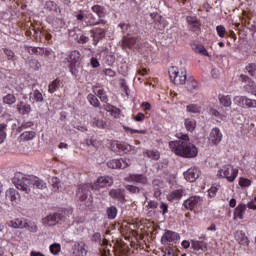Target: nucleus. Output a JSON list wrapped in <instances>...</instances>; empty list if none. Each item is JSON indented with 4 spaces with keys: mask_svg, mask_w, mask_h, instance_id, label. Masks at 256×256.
I'll list each match as a JSON object with an SVG mask.
<instances>
[{
    "mask_svg": "<svg viewBox=\"0 0 256 256\" xmlns=\"http://www.w3.org/2000/svg\"><path fill=\"white\" fill-rule=\"evenodd\" d=\"M170 149L173 153L180 157H186L187 159H193L197 157L199 150L196 146L189 141V135L181 134L179 140L170 142Z\"/></svg>",
    "mask_w": 256,
    "mask_h": 256,
    "instance_id": "obj_1",
    "label": "nucleus"
},
{
    "mask_svg": "<svg viewBox=\"0 0 256 256\" xmlns=\"http://www.w3.org/2000/svg\"><path fill=\"white\" fill-rule=\"evenodd\" d=\"M12 183L15 185L16 189L23 191L27 195L31 193V187L36 189H47V183L37 176H27L24 177L23 174H16L12 178Z\"/></svg>",
    "mask_w": 256,
    "mask_h": 256,
    "instance_id": "obj_2",
    "label": "nucleus"
},
{
    "mask_svg": "<svg viewBox=\"0 0 256 256\" xmlns=\"http://www.w3.org/2000/svg\"><path fill=\"white\" fill-rule=\"evenodd\" d=\"M73 213L72 210H65L62 212H57L54 214H50L49 216H46L43 218L42 223L43 225H47L48 227H53L57 225V223H61L62 221H65L69 215Z\"/></svg>",
    "mask_w": 256,
    "mask_h": 256,
    "instance_id": "obj_3",
    "label": "nucleus"
},
{
    "mask_svg": "<svg viewBox=\"0 0 256 256\" xmlns=\"http://www.w3.org/2000/svg\"><path fill=\"white\" fill-rule=\"evenodd\" d=\"M168 73L171 81H173L175 85H185L187 82V70L185 69L179 71V68L172 66L168 70Z\"/></svg>",
    "mask_w": 256,
    "mask_h": 256,
    "instance_id": "obj_4",
    "label": "nucleus"
},
{
    "mask_svg": "<svg viewBox=\"0 0 256 256\" xmlns=\"http://www.w3.org/2000/svg\"><path fill=\"white\" fill-rule=\"evenodd\" d=\"M217 175L221 179H227L229 183H233V181H235L239 175V170L234 168L232 165H225L218 171Z\"/></svg>",
    "mask_w": 256,
    "mask_h": 256,
    "instance_id": "obj_5",
    "label": "nucleus"
},
{
    "mask_svg": "<svg viewBox=\"0 0 256 256\" xmlns=\"http://www.w3.org/2000/svg\"><path fill=\"white\" fill-rule=\"evenodd\" d=\"M234 103L235 105H238V107H243L245 109H256V100L246 96L234 97Z\"/></svg>",
    "mask_w": 256,
    "mask_h": 256,
    "instance_id": "obj_6",
    "label": "nucleus"
},
{
    "mask_svg": "<svg viewBox=\"0 0 256 256\" xmlns=\"http://www.w3.org/2000/svg\"><path fill=\"white\" fill-rule=\"evenodd\" d=\"M109 169H127L131 167V160L129 158L113 159L107 162Z\"/></svg>",
    "mask_w": 256,
    "mask_h": 256,
    "instance_id": "obj_7",
    "label": "nucleus"
},
{
    "mask_svg": "<svg viewBox=\"0 0 256 256\" xmlns=\"http://www.w3.org/2000/svg\"><path fill=\"white\" fill-rule=\"evenodd\" d=\"M180 236L177 232L168 230L161 237L162 245H173L179 242Z\"/></svg>",
    "mask_w": 256,
    "mask_h": 256,
    "instance_id": "obj_8",
    "label": "nucleus"
},
{
    "mask_svg": "<svg viewBox=\"0 0 256 256\" xmlns=\"http://www.w3.org/2000/svg\"><path fill=\"white\" fill-rule=\"evenodd\" d=\"M203 203V198L201 196H191L187 200L183 202V206L188 211H193V209H197Z\"/></svg>",
    "mask_w": 256,
    "mask_h": 256,
    "instance_id": "obj_9",
    "label": "nucleus"
},
{
    "mask_svg": "<svg viewBox=\"0 0 256 256\" xmlns=\"http://www.w3.org/2000/svg\"><path fill=\"white\" fill-rule=\"evenodd\" d=\"M201 175V171L197 167H191L186 172H184V179L189 181V183H195L199 176Z\"/></svg>",
    "mask_w": 256,
    "mask_h": 256,
    "instance_id": "obj_10",
    "label": "nucleus"
},
{
    "mask_svg": "<svg viewBox=\"0 0 256 256\" xmlns=\"http://www.w3.org/2000/svg\"><path fill=\"white\" fill-rule=\"evenodd\" d=\"M73 256H87V245L85 242H75L72 247Z\"/></svg>",
    "mask_w": 256,
    "mask_h": 256,
    "instance_id": "obj_11",
    "label": "nucleus"
},
{
    "mask_svg": "<svg viewBox=\"0 0 256 256\" xmlns=\"http://www.w3.org/2000/svg\"><path fill=\"white\" fill-rule=\"evenodd\" d=\"M115 183V179L111 176H101L97 179L95 187L98 189H103V187H111Z\"/></svg>",
    "mask_w": 256,
    "mask_h": 256,
    "instance_id": "obj_12",
    "label": "nucleus"
},
{
    "mask_svg": "<svg viewBox=\"0 0 256 256\" xmlns=\"http://www.w3.org/2000/svg\"><path fill=\"white\" fill-rule=\"evenodd\" d=\"M137 43H139V38L128 34V36H124L122 39L121 47L124 49H133Z\"/></svg>",
    "mask_w": 256,
    "mask_h": 256,
    "instance_id": "obj_13",
    "label": "nucleus"
},
{
    "mask_svg": "<svg viewBox=\"0 0 256 256\" xmlns=\"http://www.w3.org/2000/svg\"><path fill=\"white\" fill-rule=\"evenodd\" d=\"M93 93L99 97L100 101L102 103H106V105H109V96H107V92L101 87L99 84H96L93 86Z\"/></svg>",
    "mask_w": 256,
    "mask_h": 256,
    "instance_id": "obj_14",
    "label": "nucleus"
},
{
    "mask_svg": "<svg viewBox=\"0 0 256 256\" xmlns=\"http://www.w3.org/2000/svg\"><path fill=\"white\" fill-rule=\"evenodd\" d=\"M209 141L213 145H219V143L223 141V133H221V130H219V128H213L211 130Z\"/></svg>",
    "mask_w": 256,
    "mask_h": 256,
    "instance_id": "obj_15",
    "label": "nucleus"
},
{
    "mask_svg": "<svg viewBox=\"0 0 256 256\" xmlns=\"http://www.w3.org/2000/svg\"><path fill=\"white\" fill-rule=\"evenodd\" d=\"M126 181L129 183H140V185H147V176L143 174H129Z\"/></svg>",
    "mask_w": 256,
    "mask_h": 256,
    "instance_id": "obj_16",
    "label": "nucleus"
},
{
    "mask_svg": "<svg viewBox=\"0 0 256 256\" xmlns=\"http://www.w3.org/2000/svg\"><path fill=\"white\" fill-rule=\"evenodd\" d=\"M69 59H70V65H72L70 67V71L72 75H77V70L73 69V65H77V63L81 61V53H79V51L77 50H74L70 53Z\"/></svg>",
    "mask_w": 256,
    "mask_h": 256,
    "instance_id": "obj_17",
    "label": "nucleus"
},
{
    "mask_svg": "<svg viewBox=\"0 0 256 256\" xmlns=\"http://www.w3.org/2000/svg\"><path fill=\"white\" fill-rule=\"evenodd\" d=\"M109 197L123 203L125 201V189L116 188L109 191Z\"/></svg>",
    "mask_w": 256,
    "mask_h": 256,
    "instance_id": "obj_18",
    "label": "nucleus"
},
{
    "mask_svg": "<svg viewBox=\"0 0 256 256\" xmlns=\"http://www.w3.org/2000/svg\"><path fill=\"white\" fill-rule=\"evenodd\" d=\"M16 109L20 115H29V113L33 111L31 105L24 101H19L16 105Z\"/></svg>",
    "mask_w": 256,
    "mask_h": 256,
    "instance_id": "obj_19",
    "label": "nucleus"
},
{
    "mask_svg": "<svg viewBox=\"0 0 256 256\" xmlns=\"http://www.w3.org/2000/svg\"><path fill=\"white\" fill-rule=\"evenodd\" d=\"M76 197L80 201H85L87 197H89V186L82 184L78 187V190L76 192Z\"/></svg>",
    "mask_w": 256,
    "mask_h": 256,
    "instance_id": "obj_20",
    "label": "nucleus"
},
{
    "mask_svg": "<svg viewBox=\"0 0 256 256\" xmlns=\"http://www.w3.org/2000/svg\"><path fill=\"white\" fill-rule=\"evenodd\" d=\"M90 123L92 127H97L98 129H105L107 127V122L103 121L102 119H99L95 113H92L90 115Z\"/></svg>",
    "mask_w": 256,
    "mask_h": 256,
    "instance_id": "obj_21",
    "label": "nucleus"
},
{
    "mask_svg": "<svg viewBox=\"0 0 256 256\" xmlns=\"http://www.w3.org/2000/svg\"><path fill=\"white\" fill-rule=\"evenodd\" d=\"M187 22L191 31H199V29L201 28V22L195 16H188Z\"/></svg>",
    "mask_w": 256,
    "mask_h": 256,
    "instance_id": "obj_22",
    "label": "nucleus"
},
{
    "mask_svg": "<svg viewBox=\"0 0 256 256\" xmlns=\"http://www.w3.org/2000/svg\"><path fill=\"white\" fill-rule=\"evenodd\" d=\"M90 33L94 39V44L97 45L99 40L105 37V28H95L94 30H91Z\"/></svg>",
    "mask_w": 256,
    "mask_h": 256,
    "instance_id": "obj_23",
    "label": "nucleus"
},
{
    "mask_svg": "<svg viewBox=\"0 0 256 256\" xmlns=\"http://www.w3.org/2000/svg\"><path fill=\"white\" fill-rule=\"evenodd\" d=\"M27 219L25 218H17L15 220H11L8 222V226L13 229H25V223Z\"/></svg>",
    "mask_w": 256,
    "mask_h": 256,
    "instance_id": "obj_24",
    "label": "nucleus"
},
{
    "mask_svg": "<svg viewBox=\"0 0 256 256\" xmlns=\"http://www.w3.org/2000/svg\"><path fill=\"white\" fill-rule=\"evenodd\" d=\"M103 109L110 113L115 119H118L119 115H121V110L111 104H104Z\"/></svg>",
    "mask_w": 256,
    "mask_h": 256,
    "instance_id": "obj_25",
    "label": "nucleus"
},
{
    "mask_svg": "<svg viewBox=\"0 0 256 256\" xmlns=\"http://www.w3.org/2000/svg\"><path fill=\"white\" fill-rule=\"evenodd\" d=\"M247 211V205L245 204H239L235 210H234V219H244L243 215H245V212Z\"/></svg>",
    "mask_w": 256,
    "mask_h": 256,
    "instance_id": "obj_26",
    "label": "nucleus"
},
{
    "mask_svg": "<svg viewBox=\"0 0 256 256\" xmlns=\"http://www.w3.org/2000/svg\"><path fill=\"white\" fill-rule=\"evenodd\" d=\"M191 247L194 251H207V243L201 240H191Z\"/></svg>",
    "mask_w": 256,
    "mask_h": 256,
    "instance_id": "obj_27",
    "label": "nucleus"
},
{
    "mask_svg": "<svg viewBox=\"0 0 256 256\" xmlns=\"http://www.w3.org/2000/svg\"><path fill=\"white\" fill-rule=\"evenodd\" d=\"M235 239L240 245H249V238L245 235V232L238 230L235 233Z\"/></svg>",
    "mask_w": 256,
    "mask_h": 256,
    "instance_id": "obj_28",
    "label": "nucleus"
},
{
    "mask_svg": "<svg viewBox=\"0 0 256 256\" xmlns=\"http://www.w3.org/2000/svg\"><path fill=\"white\" fill-rule=\"evenodd\" d=\"M30 101H33L32 103H43L44 98L43 94L39 90H34L29 95Z\"/></svg>",
    "mask_w": 256,
    "mask_h": 256,
    "instance_id": "obj_29",
    "label": "nucleus"
},
{
    "mask_svg": "<svg viewBox=\"0 0 256 256\" xmlns=\"http://www.w3.org/2000/svg\"><path fill=\"white\" fill-rule=\"evenodd\" d=\"M163 187V181L154 180L153 181V191L155 199H159L161 197V188Z\"/></svg>",
    "mask_w": 256,
    "mask_h": 256,
    "instance_id": "obj_30",
    "label": "nucleus"
},
{
    "mask_svg": "<svg viewBox=\"0 0 256 256\" xmlns=\"http://www.w3.org/2000/svg\"><path fill=\"white\" fill-rule=\"evenodd\" d=\"M191 48L195 53H199L200 55H205L206 57L209 56V52H207V49H205V46L199 44V43H192Z\"/></svg>",
    "mask_w": 256,
    "mask_h": 256,
    "instance_id": "obj_31",
    "label": "nucleus"
},
{
    "mask_svg": "<svg viewBox=\"0 0 256 256\" xmlns=\"http://www.w3.org/2000/svg\"><path fill=\"white\" fill-rule=\"evenodd\" d=\"M187 90L190 91V93H195V91H199V83L195 79L189 78L187 80Z\"/></svg>",
    "mask_w": 256,
    "mask_h": 256,
    "instance_id": "obj_32",
    "label": "nucleus"
},
{
    "mask_svg": "<svg viewBox=\"0 0 256 256\" xmlns=\"http://www.w3.org/2000/svg\"><path fill=\"white\" fill-rule=\"evenodd\" d=\"M24 229H27L30 233H37V231H39V226L33 221L26 220Z\"/></svg>",
    "mask_w": 256,
    "mask_h": 256,
    "instance_id": "obj_33",
    "label": "nucleus"
},
{
    "mask_svg": "<svg viewBox=\"0 0 256 256\" xmlns=\"http://www.w3.org/2000/svg\"><path fill=\"white\" fill-rule=\"evenodd\" d=\"M35 131H25L19 136V141H32L35 139Z\"/></svg>",
    "mask_w": 256,
    "mask_h": 256,
    "instance_id": "obj_34",
    "label": "nucleus"
},
{
    "mask_svg": "<svg viewBox=\"0 0 256 256\" xmlns=\"http://www.w3.org/2000/svg\"><path fill=\"white\" fill-rule=\"evenodd\" d=\"M181 197H183V190L178 189V190L172 191V192L167 196V199H168V201H175V200L181 199Z\"/></svg>",
    "mask_w": 256,
    "mask_h": 256,
    "instance_id": "obj_35",
    "label": "nucleus"
},
{
    "mask_svg": "<svg viewBox=\"0 0 256 256\" xmlns=\"http://www.w3.org/2000/svg\"><path fill=\"white\" fill-rule=\"evenodd\" d=\"M87 99L93 107H97L98 109H103V106H101V102H99V99H97V96L93 94H89L87 96Z\"/></svg>",
    "mask_w": 256,
    "mask_h": 256,
    "instance_id": "obj_36",
    "label": "nucleus"
},
{
    "mask_svg": "<svg viewBox=\"0 0 256 256\" xmlns=\"http://www.w3.org/2000/svg\"><path fill=\"white\" fill-rule=\"evenodd\" d=\"M184 125L187 131H194L197 127V121H195L193 118H187L184 120Z\"/></svg>",
    "mask_w": 256,
    "mask_h": 256,
    "instance_id": "obj_37",
    "label": "nucleus"
},
{
    "mask_svg": "<svg viewBox=\"0 0 256 256\" xmlns=\"http://www.w3.org/2000/svg\"><path fill=\"white\" fill-rule=\"evenodd\" d=\"M6 199L11 201V203L17 201V190L10 188L6 191Z\"/></svg>",
    "mask_w": 256,
    "mask_h": 256,
    "instance_id": "obj_38",
    "label": "nucleus"
},
{
    "mask_svg": "<svg viewBox=\"0 0 256 256\" xmlns=\"http://www.w3.org/2000/svg\"><path fill=\"white\" fill-rule=\"evenodd\" d=\"M92 11H93V13H96V15H98V17H104L106 15L105 7H103L101 5H94L92 7Z\"/></svg>",
    "mask_w": 256,
    "mask_h": 256,
    "instance_id": "obj_39",
    "label": "nucleus"
},
{
    "mask_svg": "<svg viewBox=\"0 0 256 256\" xmlns=\"http://www.w3.org/2000/svg\"><path fill=\"white\" fill-rule=\"evenodd\" d=\"M144 155H146V157H148L149 159H154V161H158L160 157L159 151L155 150H147L146 152H144Z\"/></svg>",
    "mask_w": 256,
    "mask_h": 256,
    "instance_id": "obj_40",
    "label": "nucleus"
},
{
    "mask_svg": "<svg viewBox=\"0 0 256 256\" xmlns=\"http://www.w3.org/2000/svg\"><path fill=\"white\" fill-rule=\"evenodd\" d=\"M17 102V98L13 94H7L3 98V103L6 105H14Z\"/></svg>",
    "mask_w": 256,
    "mask_h": 256,
    "instance_id": "obj_41",
    "label": "nucleus"
},
{
    "mask_svg": "<svg viewBox=\"0 0 256 256\" xmlns=\"http://www.w3.org/2000/svg\"><path fill=\"white\" fill-rule=\"evenodd\" d=\"M59 83H60L59 79H55L54 81H52L48 86L49 93H55V91H57V89H59L60 87Z\"/></svg>",
    "mask_w": 256,
    "mask_h": 256,
    "instance_id": "obj_42",
    "label": "nucleus"
},
{
    "mask_svg": "<svg viewBox=\"0 0 256 256\" xmlns=\"http://www.w3.org/2000/svg\"><path fill=\"white\" fill-rule=\"evenodd\" d=\"M45 9H47L48 11H51L53 13H57V9H58V6H57V3L53 2V1H47L45 3Z\"/></svg>",
    "mask_w": 256,
    "mask_h": 256,
    "instance_id": "obj_43",
    "label": "nucleus"
},
{
    "mask_svg": "<svg viewBox=\"0 0 256 256\" xmlns=\"http://www.w3.org/2000/svg\"><path fill=\"white\" fill-rule=\"evenodd\" d=\"M106 213L108 219H115V217H117V207L110 206L109 208H107Z\"/></svg>",
    "mask_w": 256,
    "mask_h": 256,
    "instance_id": "obj_44",
    "label": "nucleus"
},
{
    "mask_svg": "<svg viewBox=\"0 0 256 256\" xmlns=\"http://www.w3.org/2000/svg\"><path fill=\"white\" fill-rule=\"evenodd\" d=\"M219 100L221 105H223L224 107H231V96H220Z\"/></svg>",
    "mask_w": 256,
    "mask_h": 256,
    "instance_id": "obj_45",
    "label": "nucleus"
},
{
    "mask_svg": "<svg viewBox=\"0 0 256 256\" xmlns=\"http://www.w3.org/2000/svg\"><path fill=\"white\" fill-rule=\"evenodd\" d=\"M188 113H201V106L197 104H190L186 108Z\"/></svg>",
    "mask_w": 256,
    "mask_h": 256,
    "instance_id": "obj_46",
    "label": "nucleus"
},
{
    "mask_svg": "<svg viewBox=\"0 0 256 256\" xmlns=\"http://www.w3.org/2000/svg\"><path fill=\"white\" fill-rule=\"evenodd\" d=\"M34 123L33 121H24L18 128V133H21L24 129H29L30 127H33Z\"/></svg>",
    "mask_w": 256,
    "mask_h": 256,
    "instance_id": "obj_47",
    "label": "nucleus"
},
{
    "mask_svg": "<svg viewBox=\"0 0 256 256\" xmlns=\"http://www.w3.org/2000/svg\"><path fill=\"white\" fill-rule=\"evenodd\" d=\"M117 149H119V151H122L123 153H129V151H131L132 146L129 144H121V143H117L116 144Z\"/></svg>",
    "mask_w": 256,
    "mask_h": 256,
    "instance_id": "obj_48",
    "label": "nucleus"
},
{
    "mask_svg": "<svg viewBox=\"0 0 256 256\" xmlns=\"http://www.w3.org/2000/svg\"><path fill=\"white\" fill-rule=\"evenodd\" d=\"M29 66L31 67V69H34V71H39L41 69V63L39 62V60L36 59H31L29 61Z\"/></svg>",
    "mask_w": 256,
    "mask_h": 256,
    "instance_id": "obj_49",
    "label": "nucleus"
},
{
    "mask_svg": "<svg viewBox=\"0 0 256 256\" xmlns=\"http://www.w3.org/2000/svg\"><path fill=\"white\" fill-rule=\"evenodd\" d=\"M50 252L53 254V255H59V253L61 252V245L55 243V244H52L50 246Z\"/></svg>",
    "mask_w": 256,
    "mask_h": 256,
    "instance_id": "obj_50",
    "label": "nucleus"
},
{
    "mask_svg": "<svg viewBox=\"0 0 256 256\" xmlns=\"http://www.w3.org/2000/svg\"><path fill=\"white\" fill-rule=\"evenodd\" d=\"M89 25L90 27H95V25H103V27H105L107 25V20L100 19L99 21H96V22L93 20H90Z\"/></svg>",
    "mask_w": 256,
    "mask_h": 256,
    "instance_id": "obj_51",
    "label": "nucleus"
},
{
    "mask_svg": "<svg viewBox=\"0 0 256 256\" xmlns=\"http://www.w3.org/2000/svg\"><path fill=\"white\" fill-rule=\"evenodd\" d=\"M52 187H54L55 191L59 190V187H61V181H59V178L53 177L51 179Z\"/></svg>",
    "mask_w": 256,
    "mask_h": 256,
    "instance_id": "obj_52",
    "label": "nucleus"
},
{
    "mask_svg": "<svg viewBox=\"0 0 256 256\" xmlns=\"http://www.w3.org/2000/svg\"><path fill=\"white\" fill-rule=\"evenodd\" d=\"M239 185L240 187H251V180L247 178H240Z\"/></svg>",
    "mask_w": 256,
    "mask_h": 256,
    "instance_id": "obj_53",
    "label": "nucleus"
},
{
    "mask_svg": "<svg viewBox=\"0 0 256 256\" xmlns=\"http://www.w3.org/2000/svg\"><path fill=\"white\" fill-rule=\"evenodd\" d=\"M210 115H213V117H218L219 119H221V121H225V115L219 113V111L215 109L210 110Z\"/></svg>",
    "mask_w": 256,
    "mask_h": 256,
    "instance_id": "obj_54",
    "label": "nucleus"
},
{
    "mask_svg": "<svg viewBox=\"0 0 256 256\" xmlns=\"http://www.w3.org/2000/svg\"><path fill=\"white\" fill-rule=\"evenodd\" d=\"M218 191H219V186H212L208 190V197H215V195H217Z\"/></svg>",
    "mask_w": 256,
    "mask_h": 256,
    "instance_id": "obj_55",
    "label": "nucleus"
},
{
    "mask_svg": "<svg viewBox=\"0 0 256 256\" xmlns=\"http://www.w3.org/2000/svg\"><path fill=\"white\" fill-rule=\"evenodd\" d=\"M216 31H217V34L220 36V37H225V33L227 32L225 30V26L223 25H219L216 27Z\"/></svg>",
    "mask_w": 256,
    "mask_h": 256,
    "instance_id": "obj_56",
    "label": "nucleus"
},
{
    "mask_svg": "<svg viewBox=\"0 0 256 256\" xmlns=\"http://www.w3.org/2000/svg\"><path fill=\"white\" fill-rule=\"evenodd\" d=\"M5 55L8 57L10 61H15V53L9 49H4Z\"/></svg>",
    "mask_w": 256,
    "mask_h": 256,
    "instance_id": "obj_57",
    "label": "nucleus"
},
{
    "mask_svg": "<svg viewBox=\"0 0 256 256\" xmlns=\"http://www.w3.org/2000/svg\"><path fill=\"white\" fill-rule=\"evenodd\" d=\"M127 191H129L130 193H140L141 189L137 186H133V185H128L126 186Z\"/></svg>",
    "mask_w": 256,
    "mask_h": 256,
    "instance_id": "obj_58",
    "label": "nucleus"
},
{
    "mask_svg": "<svg viewBox=\"0 0 256 256\" xmlns=\"http://www.w3.org/2000/svg\"><path fill=\"white\" fill-rule=\"evenodd\" d=\"M246 71L249 73V75H255V71H256V65L255 64H249L248 66H246Z\"/></svg>",
    "mask_w": 256,
    "mask_h": 256,
    "instance_id": "obj_59",
    "label": "nucleus"
},
{
    "mask_svg": "<svg viewBox=\"0 0 256 256\" xmlns=\"http://www.w3.org/2000/svg\"><path fill=\"white\" fill-rule=\"evenodd\" d=\"M160 209L162 211V215H167V213L169 212V206L164 202L160 203Z\"/></svg>",
    "mask_w": 256,
    "mask_h": 256,
    "instance_id": "obj_60",
    "label": "nucleus"
},
{
    "mask_svg": "<svg viewBox=\"0 0 256 256\" xmlns=\"http://www.w3.org/2000/svg\"><path fill=\"white\" fill-rule=\"evenodd\" d=\"M159 207V203L156 201L150 200L148 202V205L146 206V209H157Z\"/></svg>",
    "mask_w": 256,
    "mask_h": 256,
    "instance_id": "obj_61",
    "label": "nucleus"
},
{
    "mask_svg": "<svg viewBox=\"0 0 256 256\" xmlns=\"http://www.w3.org/2000/svg\"><path fill=\"white\" fill-rule=\"evenodd\" d=\"M6 130H7V125L0 124V137L2 139H5V135H7V133H5Z\"/></svg>",
    "mask_w": 256,
    "mask_h": 256,
    "instance_id": "obj_62",
    "label": "nucleus"
},
{
    "mask_svg": "<svg viewBox=\"0 0 256 256\" xmlns=\"http://www.w3.org/2000/svg\"><path fill=\"white\" fill-rule=\"evenodd\" d=\"M78 43H81L82 45H85V43H89V37L81 35L78 39Z\"/></svg>",
    "mask_w": 256,
    "mask_h": 256,
    "instance_id": "obj_63",
    "label": "nucleus"
},
{
    "mask_svg": "<svg viewBox=\"0 0 256 256\" xmlns=\"http://www.w3.org/2000/svg\"><path fill=\"white\" fill-rule=\"evenodd\" d=\"M104 73L107 77H115V71H113L111 68L105 69Z\"/></svg>",
    "mask_w": 256,
    "mask_h": 256,
    "instance_id": "obj_64",
    "label": "nucleus"
}]
</instances>
